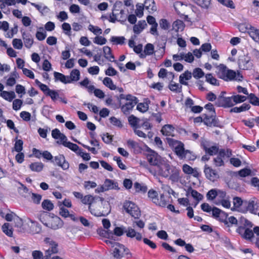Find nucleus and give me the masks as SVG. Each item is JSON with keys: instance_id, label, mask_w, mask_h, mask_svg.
I'll return each instance as SVG.
<instances>
[{"instance_id": "1", "label": "nucleus", "mask_w": 259, "mask_h": 259, "mask_svg": "<svg viewBox=\"0 0 259 259\" xmlns=\"http://www.w3.org/2000/svg\"><path fill=\"white\" fill-rule=\"evenodd\" d=\"M89 210L92 214L97 217H106L111 211L109 203L102 197L96 196L95 202L89 206Z\"/></svg>"}, {"instance_id": "2", "label": "nucleus", "mask_w": 259, "mask_h": 259, "mask_svg": "<svg viewBox=\"0 0 259 259\" xmlns=\"http://www.w3.org/2000/svg\"><path fill=\"white\" fill-rule=\"evenodd\" d=\"M217 74L219 78L225 81L236 80H242L243 76L238 71L236 73L235 71L228 69L224 64H220L218 67Z\"/></svg>"}, {"instance_id": "3", "label": "nucleus", "mask_w": 259, "mask_h": 259, "mask_svg": "<svg viewBox=\"0 0 259 259\" xmlns=\"http://www.w3.org/2000/svg\"><path fill=\"white\" fill-rule=\"evenodd\" d=\"M228 215L224 218L220 219V221L224 223L226 227L230 228L231 227L235 226L239 227V226H244V227H252V223L243 217H240L237 219L233 216L227 218ZM230 231V229H228Z\"/></svg>"}, {"instance_id": "4", "label": "nucleus", "mask_w": 259, "mask_h": 259, "mask_svg": "<svg viewBox=\"0 0 259 259\" xmlns=\"http://www.w3.org/2000/svg\"><path fill=\"white\" fill-rule=\"evenodd\" d=\"M172 167L166 160H163L157 167L149 168V170L154 176H160L167 178L170 175Z\"/></svg>"}, {"instance_id": "5", "label": "nucleus", "mask_w": 259, "mask_h": 259, "mask_svg": "<svg viewBox=\"0 0 259 259\" xmlns=\"http://www.w3.org/2000/svg\"><path fill=\"white\" fill-rule=\"evenodd\" d=\"M123 208L126 213L135 219H139L141 216V211L139 208L132 201H125L123 203Z\"/></svg>"}, {"instance_id": "6", "label": "nucleus", "mask_w": 259, "mask_h": 259, "mask_svg": "<svg viewBox=\"0 0 259 259\" xmlns=\"http://www.w3.org/2000/svg\"><path fill=\"white\" fill-rule=\"evenodd\" d=\"M169 145L172 147L177 155L181 159H183V156L186 150L184 149V145L183 143L175 140L171 138H167Z\"/></svg>"}, {"instance_id": "7", "label": "nucleus", "mask_w": 259, "mask_h": 259, "mask_svg": "<svg viewBox=\"0 0 259 259\" xmlns=\"http://www.w3.org/2000/svg\"><path fill=\"white\" fill-rule=\"evenodd\" d=\"M147 159L149 164L154 166L153 168L157 167L164 160L157 153L151 150L148 151Z\"/></svg>"}, {"instance_id": "8", "label": "nucleus", "mask_w": 259, "mask_h": 259, "mask_svg": "<svg viewBox=\"0 0 259 259\" xmlns=\"http://www.w3.org/2000/svg\"><path fill=\"white\" fill-rule=\"evenodd\" d=\"M244 207L246 208L244 210L240 209L243 212H246L249 211L251 213L256 214L259 207V201L255 198H253L249 201H245L244 202Z\"/></svg>"}, {"instance_id": "9", "label": "nucleus", "mask_w": 259, "mask_h": 259, "mask_svg": "<svg viewBox=\"0 0 259 259\" xmlns=\"http://www.w3.org/2000/svg\"><path fill=\"white\" fill-rule=\"evenodd\" d=\"M113 247H114L113 256L117 259H120L124 255L129 254V250L122 244L119 243H114Z\"/></svg>"}, {"instance_id": "10", "label": "nucleus", "mask_w": 259, "mask_h": 259, "mask_svg": "<svg viewBox=\"0 0 259 259\" xmlns=\"http://www.w3.org/2000/svg\"><path fill=\"white\" fill-rule=\"evenodd\" d=\"M238 64L239 68L243 70L251 69L253 66L250 57L247 55L240 56L238 61Z\"/></svg>"}, {"instance_id": "11", "label": "nucleus", "mask_w": 259, "mask_h": 259, "mask_svg": "<svg viewBox=\"0 0 259 259\" xmlns=\"http://www.w3.org/2000/svg\"><path fill=\"white\" fill-rule=\"evenodd\" d=\"M251 227H244V226H239L236 229V232L242 237L247 240H250L254 236L253 231L250 228Z\"/></svg>"}, {"instance_id": "12", "label": "nucleus", "mask_w": 259, "mask_h": 259, "mask_svg": "<svg viewBox=\"0 0 259 259\" xmlns=\"http://www.w3.org/2000/svg\"><path fill=\"white\" fill-rule=\"evenodd\" d=\"M203 116H204L203 122L205 125L209 126L212 125L217 127L221 126L219 121L215 119V114L205 113Z\"/></svg>"}, {"instance_id": "13", "label": "nucleus", "mask_w": 259, "mask_h": 259, "mask_svg": "<svg viewBox=\"0 0 259 259\" xmlns=\"http://www.w3.org/2000/svg\"><path fill=\"white\" fill-rule=\"evenodd\" d=\"M216 104L218 106L225 107H232L234 105L233 97H224L222 96H219L217 98Z\"/></svg>"}, {"instance_id": "14", "label": "nucleus", "mask_w": 259, "mask_h": 259, "mask_svg": "<svg viewBox=\"0 0 259 259\" xmlns=\"http://www.w3.org/2000/svg\"><path fill=\"white\" fill-rule=\"evenodd\" d=\"M52 162L55 164L61 167L64 170H67L69 167V163L66 161L64 156L62 154L55 156L52 160Z\"/></svg>"}, {"instance_id": "15", "label": "nucleus", "mask_w": 259, "mask_h": 259, "mask_svg": "<svg viewBox=\"0 0 259 259\" xmlns=\"http://www.w3.org/2000/svg\"><path fill=\"white\" fill-rule=\"evenodd\" d=\"M122 3L120 1H116L113 6L112 12L110 14L109 21L112 23H115L117 20L119 14L116 13L117 11H120Z\"/></svg>"}, {"instance_id": "16", "label": "nucleus", "mask_w": 259, "mask_h": 259, "mask_svg": "<svg viewBox=\"0 0 259 259\" xmlns=\"http://www.w3.org/2000/svg\"><path fill=\"white\" fill-rule=\"evenodd\" d=\"M201 145L205 153L209 155H213L219 152V147L217 146H210L209 142L206 141H202Z\"/></svg>"}, {"instance_id": "17", "label": "nucleus", "mask_w": 259, "mask_h": 259, "mask_svg": "<svg viewBox=\"0 0 259 259\" xmlns=\"http://www.w3.org/2000/svg\"><path fill=\"white\" fill-rule=\"evenodd\" d=\"M137 98L132 96V98L126 101L121 106V110L124 113H127L137 104Z\"/></svg>"}, {"instance_id": "18", "label": "nucleus", "mask_w": 259, "mask_h": 259, "mask_svg": "<svg viewBox=\"0 0 259 259\" xmlns=\"http://www.w3.org/2000/svg\"><path fill=\"white\" fill-rule=\"evenodd\" d=\"M45 241L49 244V248L45 252L47 253L48 256H51L52 254L57 253L58 252V244L55 241L50 240V238H46Z\"/></svg>"}, {"instance_id": "19", "label": "nucleus", "mask_w": 259, "mask_h": 259, "mask_svg": "<svg viewBox=\"0 0 259 259\" xmlns=\"http://www.w3.org/2000/svg\"><path fill=\"white\" fill-rule=\"evenodd\" d=\"M204 172L206 178L211 181L214 182L218 178V174L215 170L207 165H205Z\"/></svg>"}, {"instance_id": "20", "label": "nucleus", "mask_w": 259, "mask_h": 259, "mask_svg": "<svg viewBox=\"0 0 259 259\" xmlns=\"http://www.w3.org/2000/svg\"><path fill=\"white\" fill-rule=\"evenodd\" d=\"M52 136L54 139L60 140V142H57L59 144H62L65 140H67L66 136L64 134L61 133L58 128L52 130Z\"/></svg>"}, {"instance_id": "21", "label": "nucleus", "mask_w": 259, "mask_h": 259, "mask_svg": "<svg viewBox=\"0 0 259 259\" xmlns=\"http://www.w3.org/2000/svg\"><path fill=\"white\" fill-rule=\"evenodd\" d=\"M22 38L25 47L28 49H30L33 44V39L32 35L29 33L23 32L22 34Z\"/></svg>"}, {"instance_id": "22", "label": "nucleus", "mask_w": 259, "mask_h": 259, "mask_svg": "<svg viewBox=\"0 0 259 259\" xmlns=\"http://www.w3.org/2000/svg\"><path fill=\"white\" fill-rule=\"evenodd\" d=\"M125 232L126 233V235L128 237H135L136 239L138 241L141 240L142 238L141 234L139 232H137L135 229L131 227H128L127 229L125 231Z\"/></svg>"}, {"instance_id": "23", "label": "nucleus", "mask_w": 259, "mask_h": 259, "mask_svg": "<svg viewBox=\"0 0 259 259\" xmlns=\"http://www.w3.org/2000/svg\"><path fill=\"white\" fill-rule=\"evenodd\" d=\"M174 132L175 128L171 124H166L161 130L162 134L166 136H174Z\"/></svg>"}, {"instance_id": "24", "label": "nucleus", "mask_w": 259, "mask_h": 259, "mask_svg": "<svg viewBox=\"0 0 259 259\" xmlns=\"http://www.w3.org/2000/svg\"><path fill=\"white\" fill-rule=\"evenodd\" d=\"M192 73L187 70L185 71L183 73L181 74L179 77V81L181 84H184L185 85H188V83L186 82L185 80H190L192 78Z\"/></svg>"}, {"instance_id": "25", "label": "nucleus", "mask_w": 259, "mask_h": 259, "mask_svg": "<svg viewBox=\"0 0 259 259\" xmlns=\"http://www.w3.org/2000/svg\"><path fill=\"white\" fill-rule=\"evenodd\" d=\"M144 7L146 10H148L149 13H152L156 11V7L154 0H145Z\"/></svg>"}, {"instance_id": "26", "label": "nucleus", "mask_w": 259, "mask_h": 259, "mask_svg": "<svg viewBox=\"0 0 259 259\" xmlns=\"http://www.w3.org/2000/svg\"><path fill=\"white\" fill-rule=\"evenodd\" d=\"M54 75L55 81H60L61 82L67 84L70 83L68 76H66L61 73L54 72Z\"/></svg>"}, {"instance_id": "27", "label": "nucleus", "mask_w": 259, "mask_h": 259, "mask_svg": "<svg viewBox=\"0 0 259 259\" xmlns=\"http://www.w3.org/2000/svg\"><path fill=\"white\" fill-rule=\"evenodd\" d=\"M103 185L104 186V188H105L106 191L111 189H118L117 183L114 182L113 180L109 179H106Z\"/></svg>"}, {"instance_id": "28", "label": "nucleus", "mask_w": 259, "mask_h": 259, "mask_svg": "<svg viewBox=\"0 0 259 259\" xmlns=\"http://www.w3.org/2000/svg\"><path fill=\"white\" fill-rule=\"evenodd\" d=\"M128 120L130 124L134 129L141 127L139 124L140 119L135 116L131 115L128 117Z\"/></svg>"}, {"instance_id": "29", "label": "nucleus", "mask_w": 259, "mask_h": 259, "mask_svg": "<svg viewBox=\"0 0 259 259\" xmlns=\"http://www.w3.org/2000/svg\"><path fill=\"white\" fill-rule=\"evenodd\" d=\"M62 145L70 149L72 151L75 152L77 154L79 153L78 151L81 150V149L75 144L72 143L70 142H68L67 140H65L62 144Z\"/></svg>"}, {"instance_id": "30", "label": "nucleus", "mask_w": 259, "mask_h": 259, "mask_svg": "<svg viewBox=\"0 0 259 259\" xmlns=\"http://www.w3.org/2000/svg\"><path fill=\"white\" fill-rule=\"evenodd\" d=\"M147 25L145 20L139 21L137 24L134 25L133 31L136 34H139Z\"/></svg>"}, {"instance_id": "31", "label": "nucleus", "mask_w": 259, "mask_h": 259, "mask_svg": "<svg viewBox=\"0 0 259 259\" xmlns=\"http://www.w3.org/2000/svg\"><path fill=\"white\" fill-rule=\"evenodd\" d=\"M249 35L255 41L259 43V29L253 26L250 27Z\"/></svg>"}, {"instance_id": "32", "label": "nucleus", "mask_w": 259, "mask_h": 259, "mask_svg": "<svg viewBox=\"0 0 259 259\" xmlns=\"http://www.w3.org/2000/svg\"><path fill=\"white\" fill-rule=\"evenodd\" d=\"M80 73L78 69H73L70 72V75L68 76L70 83L73 81H77L80 78Z\"/></svg>"}, {"instance_id": "33", "label": "nucleus", "mask_w": 259, "mask_h": 259, "mask_svg": "<svg viewBox=\"0 0 259 259\" xmlns=\"http://www.w3.org/2000/svg\"><path fill=\"white\" fill-rule=\"evenodd\" d=\"M44 167V164L41 162H35L29 165V168L33 171L40 172Z\"/></svg>"}, {"instance_id": "34", "label": "nucleus", "mask_w": 259, "mask_h": 259, "mask_svg": "<svg viewBox=\"0 0 259 259\" xmlns=\"http://www.w3.org/2000/svg\"><path fill=\"white\" fill-rule=\"evenodd\" d=\"M211 210L212 216L219 221L220 218L222 219L226 217V213L225 212L217 207H213Z\"/></svg>"}, {"instance_id": "35", "label": "nucleus", "mask_w": 259, "mask_h": 259, "mask_svg": "<svg viewBox=\"0 0 259 259\" xmlns=\"http://www.w3.org/2000/svg\"><path fill=\"white\" fill-rule=\"evenodd\" d=\"M1 96L6 100L11 102L16 97V95L13 91H3L1 93Z\"/></svg>"}, {"instance_id": "36", "label": "nucleus", "mask_w": 259, "mask_h": 259, "mask_svg": "<svg viewBox=\"0 0 259 259\" xmlns=\"http://www.w3.org/2000/svg\"><path fill=\"white\" fill-rule=\"evenodd\" d=\"M175 10L179 15H183L185 13V10L187 7L186 5H184L181 2H177L174 4Z\"/></svg>"}, {"instance_id": "37", "label": "nucleus", "mask_w": 259, "mask_h": 259, "mask_svg": "<svg viewBox=\"0 0 259 259\" xmlns=\"http://www.w3.org/2000/svg\"><path fill=\"white\" fill-rule=\"evenodd\" d=\"M250 106L248 104H243L240 107H235L230 110V112L239 113L242 111L248 110L250 109Z\"/></svg>"}, {"instance_id": "38", "label": "nucleus", "mask_w": 259, "mask_h": 259, "mask_svg": "<svg viewBox=\"0 0 259 259\" xmlns=\"http://www.w3.org/2000/svg\"><path fill=\"white\" fill-rule=\"evenodd\" d=\"M96 198V196L93 197L91 195H87L83 196L81 199V202L84 204H88L89 206H91L95 202Z\"/></svg>"}, {"instance_id": "39", "label": "nucleus", "mask_w": 259, "mask_h": 259, "mask_svg": "<svg viewBox=\"0 0 259 259\" xmlns=\"http://www.w3.org/2000/svg\"><path fill=\"white\" fill-rule=\"evenodd\" d=\"M187 194H190L191 196L197 201H200L202 199L203 196L198 193L196 190L192 189L191 187H190L187 192Z\"/></svg>"}, {"instance_id": "40", "label": "nucleus", "mask_w": 259, "mask_h": 259, "mask_svg": "<svg viewBox=\"0 0 259 259\" xmlns=\"http://www.w3.org/2000/svg\"><path fill=\"white\" fill-rule=\"evenodd\" d=\"M103 52L104 56L108 60L111 62H116L115 60H112L114 58V56L111 54V50L110 48L108 46H105L103 48Z\"/></svg>"}, {"instance_id": "41", "label": "nucleus", "mask_w": 259, "mask_h": 259, "mask_svg": "<svg viewBox=\"0 0 259 259\" xmlns=\"http://www.w3.org/2000/svg\"><path fill=\"white\" fill-rule=\"evenodd\" d=\"M40 220L44 224V225H45L46 226H47L48 227L51 228L53 229H54V230L58 229L61 226V221L59 218H56L54 220V222L55 223L57 224L54 225H53V224H48L46 223H44L40 219Z\"/></svg>"}, {"instance_id": "42", "label": "nucleus", "mask_w": 259, "mask_h": 259, "mask_svg": "<svg viewBox=\"0 0 259 259\" xmlns=\"http://www.w3.org/2000/svg\"><path fill=\"white\" fill-rule=\"evenodd\" d=\"M169 89L175 93H180L182 92V85H179V83H175L171 80L170 84L168 85Z\"/></svg>"}, {"instance_id": "43", "label": "nucleus", "mask_w": 259, "mask_h": 259, "mask_svg": "<svg viewBox=\"0 0 259 259\" xmlns=\"http://www.w3.org/2000/svg\"><path fill=\"white\" fill-rule=\"evenodd\" d=\"M150 101L146 100L145 102L143 103H139L137 106V109L141 112H145L149 109V104Z\"/></svg>"}, {"instance_id": "44", "label": "nucleus", "mask_w": 259, "mask_h": 259, "mask_svg": "<svg viewBox=\"0 0 259 259\" xmlns=\"http://www.w3.org/2000/svg\"><path fill=\"white\" fill-rule=\"evenodd\" d=\"M205 81L213 85H219V81L211 73L205 75Z\"/></svg>"}, {"instance_id": "45", "label": "nucleus", "mask_w": 259, "mask_h": 259, "mask_svg": "<svg viewBox=\"0 0 259 259\" xmlns=\"http://www.w3.org/2000/svg\"><path fill=\"white\" fill-rule=\"evenodd\" d=\"M103 84L111 90L116 89V86L113 83L112 80L108 77H106L103 80Z\"/></svg>"}, {"instance_id": "46", "label": "nucleus", "mask_w": 259, "mask_h": 259, "mask_svg": "<svg viewBox=\"0 0 259 259\" xmlns=\"http://www.w3.org/2000/svg\"><path fill=\"white\" fill-rule=\"evenodd\" d=\"M41 206L44 209L48 211H51L54 208L53 203L49 199L44 200L42 203Z\"/></svg>"}, {"instance_id": "47", "label": "nucleus", "mask_w": 259, "mask_h": 259, "mask_svg": "<svg viewBox=\"0 0 259 259\" xmlns=\"http://www.w3.org/2000/svg\"><path fill=\"white\" fill-rule=\"evenodd\" d=\"M169 179L172 181H177L179 179V171L175 167H172L171 169L170 175L169 176Z\"/></svg>"}, {"instance_id": "48", "label": "nucleus", "mask_w": 259, "mask_h": 259, "mask_svg": "<svg viewBox=\"0 0 259 259\" xmlns=\"http://www.w3.org/2000/svg\"><path fill=\"white\" fill-rule=\"evenodd\" d=\"M167 199H168L167 196H165L163 194H161L160 198H158V202L155 203L160 206L165 207L167 203L168 200Z\"/></svg>"}, {"instance_id": "49", "label": "nucleus", "mask_w": 259, "mask_h": 259, "mask_svg": "<svg viewBox=\"0 0 259 259\" xmlns=\"http://www.w3.org/2000/svg\"><path fill=\"white\" fill-rule=\"evenodd\" d=\"M192 73L193 76L196 79H199L204 76V73L200 68H196L193 70Z\"/></svg>"}, {"instance_id": "50", "label": "nucleus", "mask_w": 259, "mask_h": 259, "mask_svg": "<svg viewBox=\"0 0 259 259\" xmlns=\"http://www.w3.org/2000/svg\"><path fill=\"white\" fill-rule=\"evenodd\" d=\"M196 158V155L192 151L186 150L183 156V159H186L188 160H194Z\"/></svg>"}, {"instance_id": "51", "label": "nucleus", "mask_w": 259, "mask_h": 259, "mask_svg": "<svg viewBox=\"0 0 259 259\" xmlns=\"http://www.w3.org/2000/svg\"><path fill=\"white\" fill-rule=\"evenodd\" d=\"M31 5L35 7L42 15L47 14L49 12V9L47 6L42 7L39 5L31 3Z\"/></svg>"}, {"instance_id": "52", "label": "nucleus", "mask_w": 259, "mask_h": 259, "mask_svg": "<svg viewBox=\"0 0 259 259\" xmlns=\"http://www.w3.org/2000/svg\"><path fill=\"white\" fill-rule=\"evenodd\" d=\"M198 5L205 9H207L210 4L211 0H193Z\"/></svg>"}, {"instance_id": "53", "label": "nucleus", "mask_w": 259, "mask_h": 259, "mask_svg": "<svg viewBox=\"0 0 259 259\" xmlns=\"http://www.w3.org/2000/svg\"><path fill=\"white\" fill-rule=\"evenodd\" d=\"M3 231L8 236L12 237L13 231L9 223H5L2 226Z\"/></svg>"}, {"instance_id": "54", "label": "nucleus", "mask_w": 259, "mask_h": 259, "mask_svg": "<svg viewBox=\"0 0 259 259\" xmlns=\"http://www.w3.org/2000/svg\"><path fill=\"white\" fill-rule=\"evenodd\" d=\"M136 7L135 13L136 16L139 18L142 17L143 16L144 5L138 3L136 5Z\"/></svg>"}, {"instance_id": "55", "label": "nucleus", "mask_w": 259, "mask_h": 259, "mask_svg": "<svg viewBox=\"0 0 259 259\" xmlns=\"http://www.w3.org/2000/svg\"><path fill=\"white\" fill-rule=\"evenodd\" d=\"M148 197L155 203L158 202V193L156 191L150 190L148 193Z\"/></svg>"}, {"instance_id": "56", "label": "nucleus", "mask_w": 259, "mask_h": 259, "mask_svg": "<svg viewBox=\"0 0 259 259\" xmlns=\"http://www.w3.org/2000/svg\"><path fill=\"white\" fill-rule=\"evenodd\" d=\"M14 221L15 223V227L18 228L19 231H21V228L23 226L22 220L16 215H14Z\"/></svg>"}, {"instance_id": "57", "label": "nucleus", "mask_w": 259, "mask_h": 259, "mask_svg": "<svg viewBox=\"0 0 259 259\" xmlns=\"http://www.w3.org/2000/svg\"><path fill=\"white\" fill-rule=\"evenodd\" d=\"M250 27H253V26L250 24L246 23H241L238 25V29L239 31L243 33L247 32L249 33Z\"/></svg>"}, {"instance_id": "58", "label": "nucleus", "mask_w": 259, "mask_h": 259, "mask_svg": "<svg viewBox=\"0 0 259 259\" xmlns=\"http://www.w3.org/2000/svg\"><path fill=\"white\" fill-rule=\"evenodd\" d=\"M232 97L234 104L243 102L247 99L246 96L239 95H234Z\"/></svg>"}, {"instance_id": "59", "label": "nucleus", "mask_w": 259, "mask_h": 259, "mask_svg": "<svg viewBox=\"0 0 259 259\" xmlns=\"http://www.w3.org/2000/svg\"><path fill=\"white\" fill-rule=\"evenodd\" d=\"M88 29L95 35L101 34L102 33V30L101 28L92 24L89 25Z\"/></svg>"}, {"instance_id": "60", "label": "nucleus", "mask_w": 259, "mask_h": 259, "mask_svg": "<svg viewBox=\"0 0 259 259\" xmlns=\"http://www.w3.org/2000/svg\"><path fill=\"white\" fill-rule=\"evenodd\" d=\"M249 102L254 106H259V99L254 94L251 93L248 96Z\"/></svg>"}, {"instance_id": "61", "label": "nucleus", "mask_w": 259, "mask_h": 259, "mask_svg": "<svg viewBox=\"0 0 259 259\" xmlns=\"http://www.w3.org/2000/svg\"><path fill=\"white\" fill-rule=\"evenodd\" d=\"M217 190L213 189L209 190L206 194V197L207 199L212 200L218 196Z\"/></svg>"}, {"instance_id": "62", "label": "nucleus", "mask_w": 259, "mask_h": 259, "mask_svg": "<svg viewBox=\"0 0 259 259\" xmlns=\"http://www.w3.org/2000/svg\"><path fill=\"white\" fill-rule=\"evenodd\" d=\"M244 201H243L240 197H234L233 199L234 207L236 208H239L241 206L244 207Z\"/></svg>"}, {"instance_id": "63", "label": "nucleus", "mask_w": 259, "mask_h": 259, "mask_svg": "<svg viewBox=\"0 0 259 259\" xmlns=\"http://www.w3.org/2000/svg\"><path fill=\"white\" fill-rule=\"evenodd\" d=\"M134 187L136 188V191L137 192H142L145 193L147 190V187L146 185L144 184H141L137 182L135 183Z\"/></svg>"}, {"instance_id": "64", "label": "nucleus", "mask_w": 259, "mask_h": 259, "mask_svg": "<svg viewBox=\"0 0 259 259\" xmlns=\"http://www.w3.org/2000/svg\"><path fill=\"white\" fill-rule=\"evenodd\" d=\"M219 155L222 158H229L232 155V152L230 149H221L219 152Z\"/></svg>"}]
</instances>
